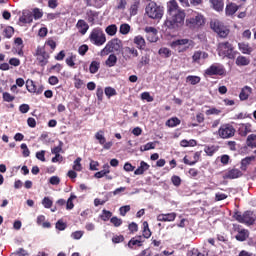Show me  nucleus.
<instances>
[{"instance_id":"f257e3e1","label":"nucleus","mask_w":256,"mask_h":256,"mask_svg":"<svg viewBox=\"0 0 256 256\" xmlns=\"http://www.w3.org/2000/svg\"><path fill=\"white\" fill-rule=\"evenodd\" d=\"M168 18L166 19L164 25L168 29H179L183 27L185 23V11L179 8L177 0H170L167 2Z\"/></svg>"},{"instance_id":"f03ea898","label":"nucleus","mask_w":256,"mask_h":256,"mask_svg":"<svg viewBox=\"0 0 256 256\" xmlns=\"http://www.w3.org/2000/svg\"><path fill=\"white\" fill-rule=\"evenodd\" d=\"M171 47L178 53H185V51H189V49H193V47H195V42L187 38L178 39L171 43Z\"/></svg>"},{"instance_id":"7ed1b4c3","label":"nucleus","mask_w":256,"mask_h":256,"mask_svg":"<svg viewBox=\"0 0 256 256\" xmlns=\"http://www.w3.org/2000/svg\"><path fill=\"white\" fill-rule=\"evenodd\" d=\"M89 40L93 45L101 47V45H105V43H107V36H105L103 29L94 28L89 35Z\"/></svg>"},{"instance_id":"20e7f679","label":"nucleus","mask_w":256,"mask_h":256,"mask_svg":"<svg viewBox=\"0 0 256 256\" xmlns=\"http://www.w3.org/2000/svg\"><path fill=\"white\" fill-rule=\"evenodd\" d=\"M205 25V16L199 12H193L192 16L186 19V27L189 29H199Z\"/></svg>"},{"instance_id":"39448f33","label":"nucleus","mask_w":256,"mask_h":256,"mask_svg":"<svg viewBox=\"0 0 256 256\" xmlns=\"http://www.w3.org/2000/svg\"><path fill=\"white\" fill-rule=\"evenodd\" d=\"M121 47H123V43L121 42L120 39L114 38L110 40L106 46L101 50L100 56L105 57L109 53H115V51H120Z\"/></svg>"},{"instance_id":"423d86ee","label":"nucleus","mask_w":256,"mask_h":256,"mask_svg":"<svg viewBox=\"0 0 256 256\" xmlns=\"http://www.w3.org/2000/svg\"><path fill=\"white\" fill-rule=\"evenodd\" d=\"M219 57H227L228 59H235V51L233 45L229 42H222L218 45Z\"/></svg>"},{"instance_id":"0eeeda50","label":"nucleus","mask_w":256,"mask_h":256,"mask_svg":"<svg viewBox=\"0 0 256 256\" xmlns=\"http://www.w3.org/2000/svg\"><path fill=\"white\" fill-rule=\"evenodd\" d=\"M146 15H148L150 19H161V17H163V9L157 6L155 2H150L146 6Z\"/></svg>"},{"instance_id":"6e6552de","label":"nucleus","mask_w":256,"mask_h":256,"mask_svg":"<svg viewBox=\"0 0 256 256\" xmlns=\"http://www.w3.org/2000/svg\"><path fill=\"white\" fill-rule=\"evenodd\" d=\"M210 27L215 31V33H217V35H219V37L225 38L229 35L228 28L219 20H212L210 22Z\"/></svg>"},{"instance_id":"1a4fd4ad","label":"nucleus","mask_w":256,"mask_h":256,"mask_svg":"<svg viewBox=\"0 0 256 256\" xmlns=\"http://www.w3.org/2000/svg\"><path fill=\"white\" fill-rule=\"evenodd\" d=\"M226 74L227 71L225 70V66L219 63H214L205 70V75H208L209 77H213V75L223 76Z\"/></svg>"},{"instance_id":"9d476101","label":"nucleus","mask_w":256,"mask_h":256,"mask_svg":"<svg viewBox=\"0 0 256 256\" xmlns=\"http://www.w3.org/2000/svg\"><path fill=\"white\" fill-rule=\"evenodd\" d=\"M217 133L220 139H231L235 135V128L230 124H223Z\"/></svg>"},{"instance_id":"9b49d317","label":"nucleus","mask_w":256,"mask_h":256,"mask_svg":"<svg viewBox=\"0 0 256 256\" xmlns=\"http://www.w3.org/2000/svg\"><path fill=\"white\" fill-rule=\"evenodd\" d=\"M145 33H146V39L147 41H149L150 43H157L159 37L157 36V29H155L154 27L151 26H147L144 29Z\"/></svg>"},{"instance_id":"f8f14e48","label":"nucleus","mask_w":256,"mask_h":256,"mask_svg":"<svg viewBox=\"0 0 256 256\" xmlns=\"http://www.w3.org/2000/svg\"><path fill=\"white\" fill-rule=\"evenodd\" d=\"M37 61H39L40 65L43 67L48 62L49 54L45 52V49L38 47L36 50Z\"/></svg>"},{"instance_id":"ddd939ff","label":"nucleus","mask_w":256,"mask_h":256,"mask_svg":"<svg viewBox=\"0 0 256 256\" xmlns=\"http://www.w3.org/2000/svg\"><path fill=\"white\" fill-rule=\"evenodd\" d=\"M223 177L224 179H239V177H243V172L237 168H234L225 172Z\"/></svg>"},{"instance_id":"4468645a","label":"nucleus","mask_w":256,"mask_h":256,"mask_svg":"<svg viewBox=\"0 0 256 256\" xmlns=\"http://www.w3.org/2000/svg\"><path fill=\"white\" fill-rule=\"evenodd\" d=\"M175 219H177V213L175 212H171L167 214H159L157 216V221L164 222V223L173 222L175 221Z\"/></svg>"},{"instance_id":"2eb2a0df","label":"nucleus","mask_w":256,"mask_h":256,"mask_svg":"<svg viewBox=\"0 0 256 256\" xmlns=\"http://www.w3.org/2000/svg\"><path fill=\"white\" fill-rule=\"evenodd\" d=\"M124 55L126 59H133L135 57H139V51L135 47H125Z\"/></svg>"},{"instance_id":"dca6fc26","label":"nucleus","mask_w":256,"mask_h":256,"mask_svg":"<svg viewBox=\"0 0 256 256\" xmlns=\"http://www.w3.org/2000/svg\"><path fill=\"white\" fill-rule=\"evenodd\" d=\"M251 93H253V88L249 86H244L239 94L240 101H247L251 96Z\"/></svg>"},{"instance_id":"f3484780","label":"nucleus","mask_w":256,"mask_h":256,"mask_svg":"<svg viewBox=\"0 0 256 256\" xmlns=\"http://www.w3.org/2000/svg\"><path fill=\"white\" fill-rule=\"evenodd\" d=\"M207 57H209V54L199 50L194 52L192 56V60H193V63H201V61H203V59H207Z\"/></svg>"},{"instance_id":"a211bd4d","label":"nucleus","mask_w":256,"mask_h":256,"mask_svg":"<svg viewBox=\"0 0 256 256\" xmlns=\"http://www.w3.org/2000/svg\"><path fill=\"white\" fill-rule=\"evenodd\" d=\"M238 49L239 51H241V53H243V55H251L253 53V47H251L249 43H245V42L239 43Z\"/></svg>"},{"instance_id":"6ab92c4d","label":"nucleus","mask_w":256,"mask_h":256,"mask_svg":"<svg viewBox=\"0 0 256 256\" xmlns=\"http://www.w3.org/2000/svg\"><path fill=\"white\" fill-rule=\"evenodd\" d=\"M76 29H78V32L81 35H85L87 33V31H89V24H87V22H85V20H78V22L76 24Z\"/></svg>"},{"instance_id":"aec40b11","label":"nucleus","mask_w":256,"mask_h":256,"mask_svg":"<svg viewBox=\"0 0 256 256\" xmlns=\"http://www.w3.org/2000/svg\"><path fill=\"white\" fill-rule=\"evenodd\" d=\"M253 131V126L249 123L241 124L239 127V133L242 137H247L249 133Z\"/></svg>"},{"instance_id":"412c9836","label":"nucleus","mask_w":256,"mask_h":256,"mask_svg":"<svg viewBox=\"0 0 256 256\" xmlns=\"http://www.w3.org/2000/svg\"><path fill=\"white\" fill-rule=\"evenodd\" d=\"M19 23L25 25V23H33V13L24 11L22 16L19 18Z\"/></svg>"},{"instance_id":"4be33fe9","label":"nucleus","mask_w":256,"mask_h":256,"mask_svg":"<svg viewBox=\"0 0 256 256\" xmlns=\"http://www.w3.org/2000/svg\"><path fill=\"white\" fill-rule=\"evenodd\" d=\"M133 43L136 45L137 49L140 50H143L146 47L145 38H143L141 35L134 37Z\"/></svg>"},{"instance_id":"5701e85b","label":"nucleus","mask_w":256,"mask_h":256,"mask_svg":"<svg viewBox=\"0 0 256 256\" xmlns=\"http://www.w3.org/2000/svg\"><path fill=\"white\" fill-rule=\"evenodd\" d=\"M236 65L238 67H247V65H249V63H251V59H249L248 57L246 56H238L236 58V61H235Z\"/></svg>"},{"instance_id":"b1692460","label":"nucleus","mask_w":256,"mask_h":256,"mask_svg":"<svg viewBox=\"0 0 256 256\" xmlns=\"http://www.w3.org/2000/svg\"><path fill=\"white\" fill-rule=\"evenodd\" d=\"M26 89L29 91V93H42L43 90H37V86L35 85V82L33 80H27L26 81Z\"/></svg>"},{"instance_id":"393cba45","label":"nucleus","mask_w":256,"mask_h":256,"mask_svg":"<svg viewBox=\"0 0 256 256\" xmlns=\"http://www.w3.org/2000/svg\"><path fill=\"white\" fill-rule=\"evenodd\" d=\"M143 237L142 236H137L135 238H132L129 242H128V247H130V249H133V247H135V245L137 247H141L143 245Z\"/></svg>"},{"instance_id":"a878e982","label":"nucleus","mask_w":256,"mask_h":256,"mask_svg":"<svg viewBox=\"0 0 256 256\" xmlns=\"http://www.w3.org/2000/svg\"><path fill=\"white\" fill-rule=\"evenodd\" d=\"M253 161H255V156H248L242 159L240 169H242V171H247V167H249V164L253 163Z\"/></svg>"},{"instance_id":"bb28decb","label":"nucleus","mask_w":256,"mask_h":256,"mask_svg":"<svg viewBox=\"0 0 256 256\" xmlns=\"http://www.w3.org/2000/svg\"><path fill=\"white\" fill-rule=\"evenodd\" d=\"M145 171H149V164L145 161H141L140 166L134 171V175H143Z\"/></svg>"},{"instance_id":"cd10ccee","label":"nucleus","mask_w":256,"mask_h":256,"mask_svg":"<svg viewBox=\"0 0 256 256\" xmlns=\"http://www.w3.org/2000/svg\"><path fill=\"white\" fill-rule=\"evenodd\" d=\"M244 223L245 225H253V223H255V217L253 216V212L246 211L244 213Z\"/></svg>"},{"instance_id":"c85d7f7f","label":"nucleus","mask_w":256,"mask_h":256,"mask_svg":"<svg viewBox=\"0 0 256 256\" xmlns=\"http://www.w3.org/2000/svg\"><path fill=\"white\" fill-rule=\"evenodd\" d=\"M14 45L18 49V55H23V39L21 37L15 38Z\"/></svg>"},{"instance_id":"c756f323","label":"nucleus","mask_w":256,"mask_h":256,"mask_svg":"<svg viewBox=\"0 0 256 256\" xmlns=\"http://www.w3.org/2000/svg\"><path fill=\"white\" fill-rule=\"evenodd\" d=\"M89 7H103L105 0H85Z\"/></svg>"},{"instance_id":"7c9ffc66","label":"nucleus","mask_w":256,"mask_h":256,"mask_svg":"<svg viewBox=\"0 0 256 256\" xmlns=\"http://www.w3.org/2000/svg\"><path fill=\"white\" fill-rule=\"evenodd\" d=\"M95 139L99 141L100 145H105V143H107V139H105V132L103 130H100L95 134Z\"/></svg>"},{"instance_id":"2f4dec72","label":"nucleus","mask_w":256,"mask_h":256,"mask_svg":"<svg viewBox=\"0 0 256 256\" xmlns=\"http://www.w3.org/2000/svg\"><path fill=\"white\" fill-rule=\"evenodd\" d=\"M249 237V231L242 229L238 231V234L236 235L237 241H245Z\"/></svg>"},{"instance_id":"473e14b6","label":"nucleus","mask_w":256,"mask_h":256,"mask_svg":"<svg viewBox=\"0 0 256 256\" xmlns=\"http://www.w3.org/2000/svg\"><path fill=\"white\" fill-rule=\"evenodd\" d=\"M105 65L107 67H115V65H117V56L115 54H111L105 61Z\"/></svg>"},{"instance_id":"72a5a7b5","label":"nucleus","mask_w":256,"mask_h":256,"mask_svg":"<svg viewBox=\"0 0 256 256\" xmlns=\"http://www.w3.org/2000/svg\"><path fill=\"white\" fill-rule=\"evenodd\" d=\"M210 3L215 11H221L224 7L223 0H210Z\"/></svg>"},{"instance_id":"f704fd0d","label":"nucleus","mask_w":256,"mask_h":256,"mask_svg":"<svg viewBox=\"0 0 256 256\" xmlns=\"http://www.w3.org/2000/svg\"><path fill=\"white\" fill-rule=\"evenodd\" d=\"M139 4L140 1L139 0H134L132 2V4L130 5L129 11H130V15H137V11L139 10Z\"/></svg>"},{"instance_id":"c9c22d12","label":"nucleus","mask_w":256,"mask_h":256,"mask_svg":"<svg viewBox=\"0 0 256 256\" xmlns=\"http://www.w3.org/2000/svg\"><path fill=\"white\" fill-rule=\"evenodd\" d=\"M115 9L117 11H125L127 9V0H116Z\"/></svg>"},{"instance_id":"e433bc0d","label":"nucleus","mask_w":256,"mask_h":256,"mask_svg":"<svg viewBox=\"0 0 256 256\" xmlns=\"http://www.w3.org/2000/svg\"><path fill=\"white\" fill-rule=\"evenodd\" d=\"M239 7L236 4H229L226 6V15H235Z\"/></svg>"},{"instance_id":"4c0bfd02","label":"nucleus","mask_w":256,"mask_h":256,"mask_svg":"<svg viewBox=\"0 0 256 256\" xmlns=\"http://www.w3.org/2000/svg\"><path fill=\"white\" fill-rule=\"evenodd\" d=\"M107 35H110V37H113L117 35V25L111 24L105 29Z\"/></svg>"},{"instance_id":"58836bf2","label":"nucleus","mask_w":256,"mask_h":256,"mask_svg":"<svg viewBox=\"0 0 256 256\" xmlns=\"http://www.w3.org/2000/svg\"><path fill=\"white\" fill-rule=\"evenodd\" d=\"M167 127H177V125H181V120L177 117L170 118L166 121Z\"/></svg>"},{"instance_id":"ea45409f","label":"nucleus","mask_w":256,"mask_h":256,"mask_svg":"<svg viewBox=\"0 0 256 256\" xmlns=\"http://www.w3.org/2000/svg\"><path fill=\"white\" fill-rule=\"evenodd\" d=\"M104 93L108 99H111V97H115V95H117V90L113 87H106L104 89Z\"/></svg>"},{"instance_id":"a19ab883","label":"nucleus","mask_w":256,"mask_h":256,"mask_svg":"<svg viewBox=\"0 0 256 256\" xmlns=\"http://www.w3.org/2000/svg\"><path fill=\"white\" fill-rule=\"evenodd\" d=\"M143 237L144 239L151 237V230L149 229V223H147V221L143 222Z\"/></svg>"},{"instance_id":"79ce46f5","label":"nucleus","mask_w":256,"mask_h":256,"mask_svg":"<svg viewBox=\"0 0 256 256\" xmlns=\"http://www.w3.org/2000/svg\"><path fill=\"white\" fill-rule=\"evenodd\" d=\"M186 81H187V83H190V85H197L198 83H201V77L187 76Z\"/></svg>"},{"instance_id":"37998d69","label":"nucleus","mask_w":256,"mask_h":256,"mask_svg":"<svg viewBox=\"0 0 256 256\" xmlns=\"http://www.w3.org/2000/svg\"><path fill=\"white\" fill-rule=\"evenodd\" d=\"M14 33H15V29L11 26H7L4 29V37H6L7 39H11L13 37Z\"/></svg>"},{"instance_id":"c03bdc74","label":"nucleus","mask_w":256,"mask_h":256,"mask_svg":"<svg viewBox=\"0 0 256 256\" xmlns=\"http://www.w3.org/2000/svg\"><path fill=\"white\" fill-rule=\"evenodd\" d=\"M63 151V142L60 141L58 146H55L51 148L52 155H61V152Z\"/></svg>"},{"instance_id":"a18cd8bd","label":"nucleus","mask_w":256,"mask_h":256,"mask_svg":"<svg viewBox=\"0 0 256 256\" xmlns=\"http://www.w3.org/2000/svg\"><path fill=\"white\" fill-rule=\"evenodd\" d=\"M74 199H77V196L75 194H71L66 203V209H68V211H71V209L75 207V205L73 204Z\"/></svg>"},{"instance_id":"49530a36","label":"nucleus","mask_w":256,"mask_h":256,"mask_svg":"<svg viewBox=\"0 0 256 256\" xmlns=\"http://www.w3.org/2000/svg\"><path fill=\"white\" fill-rule=\"evenodd\" d=\"M2 99L6 103H11V102L15 101V96L11 95V93H9V92H3Z\"/></svg>"},{"instance_id":"de8ad7c7","label":"nucleus","mask_w":256,"mask_h":256,"mask_svg":"<svg viewBox=\"0 0 256 256\" xmlns=\"http://www.w3.org/2000/svg\"><path fill=\"white\" fill-rule=\"evenodd\" d=\"M99 67H100V63L97 61H92V63L90 64V68L89 71L92 74H95L99 71Z\"/></svg>"},{"instance_id":"09e8293b","label":"nucleus","mask_w":256,"mask_h":256,"mask_svg":"<svg viewBox=\"0 0 256 256\" xmlns=\"http://www.w3.org/2000/svg\"><path fill=\"white\" fill-rule=\"evenodd\" d=\"M120 33L121 35H129V31H131V26L129 24L120 25Z\"/></svg>"},{"instance_id":"8fccbe9b","label":"nucleus","mask_w":256,"mask_h":256,"mask_svg":"<svg viewBox=\"0 0 256 256\" xmlns=\"http://www.w3.org/2000/svg\"><path fill=\"white\" fill-rule=\"evenodd\" d=\"M42 205L45 207V209H51V207H53V200L49 197H44L42 200Z\"/></svg>"},{"instance_id":"3c124183","label":"nucleus","mask_w":256,"mask_h":256,"mask_svg":"<svg viewBox=\"0 0 256 256\" xmlns=\"http://www.w3.org/2000/svg\"><path fill=\"white\" fill-rule=\"evenodd\" d=\"M248 147H256V134H251L247 138Z\"/></svg>"},{"instance_id":"603ef678","label":"nucleus","mask_w":256,"mask_h":256,"mask_svg":"<svg viewBox=\"0 0 256 256\" xmlns=\"http://www.w3.org/2000/svg\"><path fill=\"white\" fill-rule=\"evenodd\" d=\"M81 157H78L73 164V170L74 171H83V166L81 165Z\"/></svg>"},{"instance_id":"864d4df0","label":"nucleus","mask_w":256,"mask_h":256,"mask_svg":"<svg viewBox=\"0 0 256 256\" xmlns=\"http://www.w3.org/2000/svg\"><path fill=\"white\" fill-rule=\"evenodd\" d=\"M75 59H77V56L73 54L66 58V64L68 67H75Z\"/></svg>"},{"instance_id":"5fc2aeb1","label":"nucleus","mask_w":256,"mask_h":256,"mask_svg":"<svg viewBox=\"0 0 256 256\" xmlns=\"http://www.w3.org/2000/svg\"><path fill=\"white\" fill-rule=\"evenodd\" d=\"M112 215L113 214L111 213V211L103 210L102 215L100 217H101L102 221H109V219H111Z\"/></svg>"},{"instance_id":"6e6d98bb","label":"nucleus","mask_w":256,"mask_h":256,"mask_svg":"<svg viewBox=\"0 0 256 256\" xmlns=\"http://www.w3.org/2000/svg\"><path fill=\"white\" fill-rule=\"evenodd\" d=\"M20 148L22 149L23 157H29V155H31V151H29L27 144L25 143L21 144Z\"/></svg>"},{"instance_id":"4d7b16f0","label":"nucleus","mask_w":256,"mask_h":256,"mask_svg":"<svg viewBox=\"0 0 256 256\" xmlns=\"http://www.w3.org/2000/svg\"><path fill=\"white\" fill-rule=\"evenodd\" d=\"M159 55L162 57H169L171 55V50L169 48H160L159 49Z\"/></svg>"},{"instance_id":"13d9d810","label":"nucleus","mask_w":256,"mask_h":256,"mask_svg":"<svg viewBox=\"0 0 256 256\" xmlns=\"http://www.w3.org/2000/svg\"><path fill=\"white\" fill-rule=\"evenodd\" d=\"M45 150H41L36 152V159H38V161H42V163H45L46 159H45Z\"/></svg>"},{"instance_id":"bf43d9fd","label":"nucleus","mask_w":256,"mask_h":256,"mask_svg":"<svg viewBox=\"0 0 256 256\" xmlns=\"http://www.w3.org/2000/svg\"><path fill=\"white\" fill-rule=\"evenodd\" d=\"M150 149H155V143L154 142H148L144 146L140 148L141 151H150Z\"/></svg>"},{"instance_id":"052dcab7","label":"nucleus","mask_w":256,"mask_h":256,"mask_svg":"<svg viewBox=\"0 0 256 256\" xmlns=\"http://www.w3.org/2000/svg\"><path fill=\"white\" fill-rule=\"evenodd\" d=\"M141 99H143L144 101H147L148 103H152L153 96H151V94H149V92H144L141 94Z\"/></svg>"},{"instance_id":"680f3d73","label":"nucleus","mask_w":256,"mask_h":256,"mask_svg":"<svg viewBox=\"0 0 256 256\" xmlns=\"http://www.w3.org/2000/svg\"><path fill=\"white\" fill-rule=\"evenodd\" d=\"M205 153L208 154L210 157L217 151V147L215 146H207L204 149Z\"/></svg>"},{"instance_id":"e2e57ef3","label":"nucleus","mask_w":256,"mask_h":256,"mask_svg":"<svg viewBox=\"0 0 256 256\" xmlns=\"http://www.w3.org/2000/svg\"><path fill=\"white\" fill-rule=\"evenodd\" d=\"M89 51V46L87 44H83L78 48L79 55H85Z\"/></svg>"},{"instance_id":"0e129e2a","label":"nucleus","mask_w":256,"mask_h":256,"mask_svg":"<svg viewBox=\"0 0 256 256\" xmlns=\"http://www.w3.org/2000/svg\"><path fill=\"white\" fill-rule=\"evenodd\" d=\"M110 222L113 223L114 227H121V225L123 224V220L117 217H112Z\"/></svg>"},{"instance_id":"69168bd1","label":"nucleus","mask_w":256,"mask_h":256,"mask_svg":"<svg viewBox=\"0 0 256 256\" xmlns=\"http://www.w3.org/2000/svg\"><path fill=\"white\" fill-rule=\"evenodd\" d=\"M96 97L98 99V101H103V88L98 86L97 90H96Z\"/></svg>"},{"instance_id":"338daca9","label":"nucleus","mask_w":256,"mask_h":256,"mask_svg":"<svg viewBox=\"0 0 256 256\" xmlns=\"http://www.w3.org/2000/svg\"><path fill=\"white\" fill-rule=\"evenodd\" d=\"M49 183L51 185H59V183H61V179L59 178V176H52L50 179H49Z\"/></svg>"},{"instance_id":"774afa93","label":"nucleus","mask_w":256,"mask_h":256,"mask_svg":"<svg viewBox=\"0 0 256 256\" xmlns=\"http://www.w3.org/2000/svg\"><path fill=\"white\" fill-rule=\"evenodd\" d=\"M84 232L83 231H75L71 234L72 239L79 240L81 237H83Z\"/></svg>"}]
</instances>
